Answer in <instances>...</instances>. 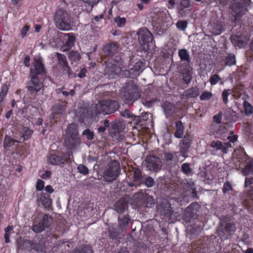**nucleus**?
Segmentation results:
<instances>
[{
    "label": "nucleus",
    "instance_id": "41",
    "mask_svg": "<svg viewBox=\"0 0 253 253\" xmlns=\"http://www.w3.org/2000/svg\"><path fill=\"white\" fill-rule=\"evenodd\" d=\"M15 142L17 143L19 142L18 141H15L10 137L6 136L5 137L4 141V147L5 148L9 147L11 146Z\"/></svg>",
    "mask_w": 253,
    "mask_h": 253
},
{
    "label": "nucleus",
    "instance_id": "4",
    "mask_svg": "<svg viewBox=\"0 0 253 253\" xmlns=\"http://www.w3.org/2000/svg\"><path fill=\"white\" fill-rule=\"evenodd\" d=\"M119 171V165L117 162L114 161L110 163L104 172V180L108 182L115 180Z\"/></svg>",
    "mask_w": 253,
    "mask_h": 253
},
{
    "label": "nucleus",
    "instance_id": "1",
    "mask_svg": "<svg viewBox=\"0 0 253 253\" xmlns=\"http://www.w3.org/2000/svg\"><path fill=\"white\" fill-rule=\"evenodd\" d=\"M54 20L57 27L62 31H68L71 29L73 22L68 12L63 9L58 10L55 15Z\"/></svg>",
    "mask_w": 253,
    "mask_h": 253
},
{
    "label": "nucleus",
    "instance_id": "36",
    "mask_svg": "<svg viewBox=\"0 0 253 253\" xmlns=\"http://www.w3.org/2000/svg\"><path fill=\"white\" fill-rule=\"evenodd\" d=\"M112 127L117 131H122L125 127L124 124L121 122H115L112 125Z\"/></svg>",
    "mask_w": 253,
    "mask_h": 253
},
{
    "label": "nucleus",
    "instance_id": "32",
    "mask_svg": "<svg viewBox=\"0 0 253 253\" xmlns=\"http://www.w3.org/2000/svg\"><path fill=\"white\" fill-rule=\"evenodd\" d=\"M8 87L6 84L2 85L0 92V105L2 102L4 97L6 96L8 92Z\"/></svg>",
    "mask_w": 253,
    "mask_h": 253
},
{
    "label": "nucleus",
    "instance_id": "23",
    "mask_svg": "<svg viewBox=\"0 0 253 253\" xmlns=\"http://www.w3.org/2000/svg\"><path fill=\"white\" fill-rule=\"evenodd\" d=\"M211 32L214 35H218L223 31L222 26L219 23L209 26Z\"/></svg>",
    "mask_w": 253,
    "mask_h": 253
},
{
    "label": "nucleus",
    "instance_id": "16",
    "mask_svg": "<svg viewBox=\"0 0 253 253\" xmlns=\"http://www.w3.org/2000/svg\"><path fill=\"white\" fill-rule=\"evenodd\" d=\"M118 47L115 43L107 44L103 48L104 52L107 56H111L117 51Z\"/></svg>",
    "mask_w": 253,
    "mask_h": 253
},
{
    "label": "nucleus",
    "instance_id": "52",
    "mask_svg": "<svg viewBox=\"0 0 253 253\" xmlns=\"http://www.w3.org/2000/svg\"><path fill=\"white\" fill-rule=\"evenodd\" d=\"M154 180L152 177L149 176L146 178L145 180V185L148 187H151L154 184Z\"/></svg>",
    "mask_w": 253,
    "mask_h": 253
},
{
    "label": "nucleus",
    "instance_id": "64",
    "mask_svg": "<svg viewBox=\"0 0 253 253\" xmlns=\"http://www.w3.org/2000/svg\"><path fill=\"white\" fill-rule=\"evenodd\" d=\"M86 73V69L85 68H83L80 73L78 74V76L80 78H84L85 76Z\"/></svg>",
    "mask_w": 253,
    "mask_h": 253
},
{
    "label": "nucleus",
    "instance_id": "21",
    "mask_svg": "<svg viewBox=\"0 0 253 253\" xmlns=\"http://www.w3.org/2000/svg\"><path fill=\"white\" fill-rule=\"evenodd\" d=\"M180 148V155L183 157H186V154L188 152L190 143L188 141L183 140L182 142L179 144Z\"/></svg>",
    "mask_w": 253,
    "mask_h": 253
},
{
    "label": "nucleus",
    "instance_id": "2",
    "mask_svg": "<svg viewBox=\"0 0 253 253\" xmlns=\"http://www.w3.org/2000/svg\"><path fill=\"white\" fill-rule=\"evenodd\" d=\"M80 143L77 125L74 124L69 125L66 130L65 145L69 149H73Z\"/></svg>",
    "mask_w": 253,
    "mask_h": 253
},
{
    "label": "nucleus",
    "instance_id": "42",
    "mask_svg": "<svg viewBox=\"0 0 253 253\" xmlns=\"http://www.w3.org/2000/svg\"><path fill=\"white\" fill-rule=\"evenodd\" d=\"M232 93L231 89H224L222 93V98L224 103L226 104L228 102V96Z\"/></svg>",
    "mask_w": 253,
    "mask_h": 253
},
{
    "label": "nucleus",
    "instance_id": "8",
    "mask_svg": "<svg viewBox=\"0 0 253 253\" xmlns=\"http://www.w3.org/2000/svg\"><path fill=\"white\" fill-rule=\"evenodd\" d=\"M138 38L140 42L143 44H148L152 42V35L147 29H140L138 33Z\"/></svg>",
    "mask_w": 253,
    "mask_h": 253
},
{
    "label": "nucleus",
    "instance_id": "28",
    "mask_svg": "<svg viewBox=\"0 0 253 253\" xmlns=\"http://www.w3.org/2000/svg\"><path fill=\"white\" fill-rule=\"evenodd\" d=\"M178 55L181 61L189 62L190 56L188 51L185 49H182L179 50Z\"/></svg>",
    "mask_w": 253,
    "mask_h": 253
},
{
    "label": "nucleus",
    "instance_id": "51",
    "mask_svg": "<svg viewBox=\"0 0 253 253\" xmlns=\"http://www.w3.org/2000/svg\"><path fill=\"white\" fill-rule=\"evenodd\" d=\"M187 95L190 97H195L198 95V90L194 88L190 89L187 91Z\"/></svg>",
    "mask_w": 253,
    "mask_h": 253
},
{
    "label": "nucleus",
    "instance_id": "45",
    "mask_svg": "<svg viewBox=\"0 0 253 253\" xmlns=\"http://www.w3.org/2000/svg\"><path fill=\"white\" fill-rule=\"evenodd\" d=\"M51 220V218L50 216H49L47 215H45L41 222L44 225V228H45L49 225Z\"/></svg>",
    "mask_w": 253,
    "mask_h": 253
},
{
    "label": "nucleus",
    "instance_id": "19",
    "mask_svg": "<svg viewBox=\"0 0 253 253\" xmlns=\"http://www.w3.org/2000/svg\"><path fill=\"white\" fill-rule=\"evenodd\" d=\"M177 7L179 12L182 14V11L190 6V0H177L176 1Z\"/></svg>",
    "mask_w": 253,
    "mask_h": 253
},
{
    "label": "nucleus",
    "instance_id": "6",
    "mask_svg": "<svg viewBox=\"0 0 253 253\" xmlns=\"http://www.w3.org/2000/svg\"><path fill=\"white\" fill-rule=\"evenodd\" d=\"M248 156L244 150H236L233 154L232 162L236 169H240L242 165L248 160Z\"/></svg>",
    "mask_w": 253,
    "mask_h": 253
},
{
    "label": "nucleus",
    "instance_id": "38",
    "mask_svg": "<svg viewBox=\"0 0 253 253\" xmlns=\"http://www.w3.org/2000/svg\"><path fill=\"white\" fill-rule=\"evenodd\" d=\"M211 147L216 150H221L222 151L223 144L220 141H213L211 143Z\"/></svg>",
    "mask_w": 253,
    "mask_h": 253
},
{
    "label": "nucleus",
    "instance_id": "43",
    "mask_svg": "<svg viewBox=\"0 0 253 253\" xmlns=\"http://www.w3.org/2000/svg\"><path fill=\"white\" fill-rule=\"evenodd\" d=\"M115 22L116 23L118 27H122L125 25L126 19L125 18L118 17L115 19Z\"/></svg>",
    "mask_w": 253,
    "mask_h": 253
},
{
    "label": "nucleus",
    "instance_id": "39",
    "mask_svg": "<svg viewBox=\"0 0 253 253\" xmlns=\"http://www.w3.org/2000/svg\"><path fill=\"white\" fill-rule=\"evenodd\" d=\"M212 96V94L211 92L206 90L204 91L202 94L200 96V99L201 100H210Z\"/></svg>",
    "mask_w": 253,
    "mask_h": 253
},
{
    "label": "nucleus",
    "instance_id": "56",
    "mask_svg": "<svg viewBox=\"0 0 253 253\" xmlns=\"http://www.w3.org/2000/svg\"><path fill=\"white\" fill-rule=\"evenodd\" d=\"M222 118V114L221 113H219L218 114L215 115L213 117V120L214 122L216 124H220Z\"/></svg>",
    "mask_w": 253,
    "mask_h": 253
},
{
    "label": "nucleus",
    "instance_id": "5",
    "mask_svg": "<svg viewBox=\"0 0 253 253\" xmlns=\"http://www.w3.org/2000/svg\"><path fill=\"white\" fill-rule=\"evenodd\" d=\"M243 0L236 1L231 6V14L233 18L232 20L234 22L237 21L247 11L246 6L243 4ZM244 2H245L244 0Z\"/></svg>",
    "mask_w": 253,
    "mask_h": 253
},
{
    "label": "nucleus",
    "instance_id": "47",
    "mask_svg": "<svg viewBox=\"0 0 253 253\" xmlns=\"http://www.w3.org/2000/svg\"><path fill=\"white\" fill-rule=\"evenodd\" d=\"M220 80V77L217 74H214L211 77L210 80V83L211 84V85H213L216 84L218 83V82H219Z\"/></svg>",
    "mask_w": 253,
    "mask_h": 253
},
{
    "label": "nucleus",
    "instance_id": "11",
    "mask_svg": "<svg viewBox=\"0 0 253 253\" xmlns=\"http://www.w3.org/2000/svg\"><path fill=\"white\" fill-rule=\"evenodd\" d=\"M37 201L45 208H48L51 205L52 201L48 194L42 192L37 195Z\"/></svg>",
    "mask_w": 253,
    "mask_h": 253
},
{
    "label": "nucleus",
    "instance_id": "50",
    "mask_svg": "<svg viewBox=\"0 0 253 253\" xmlns=\"http://www.w3.org/2000/svg\"><path fill=\"white\" fill-rule=\"evenodd\" d=\"M232 190V187L231 183L229 182H225L222 188V191L224 194Z\"/></svg>",
    "mask_w": 253,
    "mask_h": 253
},
{
    "label": "nucleus",
    "instance_id": "9",
    "mask_svg": "<svg viewBox=\"0 0 253 253\" xmlns=\"http://www.w3.org/2000/svg\"><path fill=\"white\" fill-rule=\"evenodd\" d=\"M128 68V72L129 73V77L133 78L139 75L140 73L143 71L144 65L142 62L138 61L134 64L129 65Z\"/></svg>",
    "mask_w": 253,
    "mask_h": 253
},
{
    "label": "nucleus",
    "instance_id": "60",
    "mask_svg": "<svg viewBox=\"0 0 253 253\" xmlns=\"http://www.w3.org/2000/svg\"><path fill=\"white\" fill-rule=\"evenodd\" d=\"M230 134L232 135L228 136L227 137V139L229 140V141L230 142H234L235 141H236L237 140V136L236 135H233V131H231L230 132Z\"/></svg>",
    "mask_w": 253,
    "mask_h": 253
},
{
    "label": "nucleus",
    "instance_id": "17",
    "mask_svg": "<svg viewBox=\"0 0 253 253\" xmlns=\"http://www.w3.org/2000/svg\"><path fill=\"white\" fill-rule=\"evenodd\" d=\"M249 97L248 95H245L243 96V99H244L243 102V107L245 114L246 116H250L253 113V107L252 104L249 103L246 99L248 98Z\"/></svg>",
    "mask_w": 253,
    "mask_h": 253
},
{
    "label": "nucleus",
    "instance_id": "20",
    "mask_svg": "<svg viewBox=\"0 0 253 253\" xmlns=\"http://www.w3.org/2000/svg\"><path fill=\"white\" fill-rule=\"evenodd\" d=\"M176 131L174 134L175 137L182 138L184 134V126L181 121H177L175 124Z\"/></svg>",
    "mask_w": 253,
    "mask_h": 253
},
{
    "label": "nucleus",
    "instance_id": "25",
    "mask_svg": "<svg viewBox=\"0 0 253 253\" xmlns=\"http://www.w3.org/2000/svg\"><path fill=\"white\" fill-rule=\"evenodd\" d=\"M106 105H108V114L114 113L119 107L118 102L115 101L108 100V104H106Z\"/></svg>",
    "mask_w": 253,
    "mask_h": 253
},
{
    "label": "nucleus",
    "instance_id": "35",
    "mask_svg": "<svg viewBox=\"0 0 253 253\" xmlns=\"http://www.w3.org/2000/svg\"><path fill=\"white\" fill-rule=\"evenodd\" d=\"M73 253H93V252L90 247L84 246L76 249Z\"/></svg>",
    "mask_w": 253,
    "mask_h": 253
},
{
    "label": "nucleus",
    "instance_id": "59",
    "mask_svg": "<svg viewBox=\"0 0 253 253\" xmlns=\"http://www.w3.org/2000/svg\"><path fill=\"white\" fill-rule=\"evenodd\" d=\"M231 147V145L229 142H225L223 144L222 152L224 153L227 152V150L229 148Z\"/></svg>",
    "mask_w": 253,
    "mask_h": 253
},
{
    "label": "nucleus",
    "instance_id": "3",
    "mask_svg": "<svg viewBox=\"0 0 253 253\" xmlns=\"http://www.w3.org/2000/svg\"><path fill=\"white\" fill-rule=\"evenodd\" d=\"M123 62L121 60H111L107 63L104 70L105 75L110 79H113L120 73L123 68Z\"/></svg>",
    "mask_w": 253,
    "mask_h": 253
},
{
    "label": "nucleus",
    "instance_id": "49",
    "mask_svg": "<svg viewBox=\"0 0 253 253\" xmlns=\"http://www.w3.org/2000/svg\"><path fill=\"white\" fill-rule=\"evenodd\" d=\"M83 135L86 136L88 140H92L94 138V134L89 129H86L83 132Z\"/></svg>",
    "mask_w": 253,
    "mask_h": 253
},
{
    "label": "nucleus",
    "instance_id": "13",
    "mask_svg": "<svg viewBox=\"0 0 253 253\" xmlns=\"http://www.w3.org/2000/svg\"><path fill=\"white\" fill-rule=\"evenodd\" d=\"M140 97L139 91L136 87H133L131 90L127 92V94L125 95V99L126 103L133 102Z\"/></svg>",
    "mask_w": 253,
    "mask_h": 253
},
{
    "label": "nucleus",
    "instance_id": "7",
    "mask_svg": "<svg viewBox=\"0 0 253 253\" xmlns=\"http://www.w3.org/2000/svg\"><path fill=\"white\" fill-rule=\"evenodd\" d=\"M145 165L148 170L157 172L161 169L162 162L158 157L149 156L145 159Z\"/></svg>",
    "mask_w": 253,
    "mask_h": 253
},
{
    "label": "nucleus",
    "instance_id": "14",
    "mask_svg": "<svg viewBox=\"0 0 253 253\" xmlns=\"http://www.w3.org/2000/svg\"><path fill=\"white\" fill-rule=\"evenodd\" d=\"M231 39L232 42L234 46L240 48L245 47L249 41L248 38H246L242 39L236 36H232Z\"/></svg>",
    "mask_w": 253,
    "mask_h": 253
},
{
    "label": "nucleus",
    "instance_id": "33",
    "mask_svg": "<svg viewBox=\"0 0 253 253\" xmlns=\"http://www.w3.org/2000/svg\"><path fill=\"white\" fill-rule=\"evenodd\" d=\"M33 131L29 127H24L23 129L22 137L24 140L28 139L32 135Z\"/></svg>",
    "mask_w": 253,
    "mask_h": 253
},
{
    "label": "nucleus",
    "instance_id": "10",
    "mask_svg": "<svg viewBox=\"0 0 253 253\" xmlns=\"http://www.w3.org/2000/svg\"><path fill=\"white\" fill-rule=\"evenodd\" d=\"M31 81L27 86L31 92L40 91L43 87V84L36 76H30Z\"/></svg>",
    "mask_w": 253,
    "mask_h": 253
},
{
    "label": "nucleus",
    "instance_id": "55",
    "mask_svg": "<svg viewBox=\"0 0 253 253\" xmlns=\"http://www.w3.org/2000/svg\"><path fill=\"white\" fill-rule=\"evenodd\" d=\"M109 126V122L107 120H105L104 122V126H100L98 128V131L99 132H103L106 129V127H107Z\"/></svg>",
    "mask_w": 253,
    "mask_h": 253
},
{
    "label": "nucleus",
    "instance_id": "31",
    "mask_svg": "<svg viewBox=\"0 0 253 253\" xmlns=\"http://www.w3.org/2000/svg\"><path fill=\"white\" fill-rule=\"evenodd\" d=\"M236 63L235 56L233 54H229L225 58V64L227 66L235 65Z\"/></svg>",
    "mask_w": 253,
    "mask_h": 253
},
{
    "label": "nucleus",
    "instance_id": "26",
    "mask_svg": "<svg viewBox=\"0 0 253 253\" xmlns=\"http://www.w3.org/2000/svg\"><path fill=\"white\" fill-rule=\"evenodd\" d=\"M115 207L118 212H123L127 208V204L124 200H121L116 203Z\"/></svg>",
    "mask_w": 253,
    "mask_h": 253
},
{
    "label": "nucleus",
    "instance_id": "22",
    "mask_svg": "<svg viewBox=\"0 0 253 253\" xmlns=\"http://www.w3.org/2000/svg\"><path fill=\"white\" fill-rule=\"evenodd\" d=\"M64 38H67V41L66 42L65 45L68 48H71L74 45L75 41V36L73 33L63 34Z\"/></svg>",
    "mask_w": 253,
    "mask_h": 253
},
{
    "label": "nucleus",
    "instance_id": "58",
    "mask_svg": "<svg viewBox=\"0 0 253 253\" xmlns=\"http://www.w3.org/2000/svg\"><path fill=\"white\" fill-rule=\"evenodd\" d=\"M29 27L26 25V26H25L21 29L20 33H21V35L22 38H24L26 36L28 31H29Z\"/></svg>",
    "mask_w": 253,
    "mask_h": 253
},
{
    "label": "nucleus",
    "instance_id": "46",
    "mask_svg": "<svg viewBox=\"0 0 253 253\" xmlns=\"http://www.w3.org/2000/svg\"><path fill=\"white\" fill-rule=\"evenodd\" d=\"M187 26V22L186 21H179L177 24V28L181 31H184L186 29Z\"/></svg>",
    "mask_w": 253,
    "mask_h": 253
},
{
    "label": "nucleus",
    "instance_id": "62",
    "mask_svg": "<svg viewBox=\"0 0 253 253\" xmlns=\"http://www.w3.org/2000/svg\"><path fill=\"white\" fill-rule=\"evenodd\" d=\"M253 183V177L246 178L245 179V186L247 187Z\"/></svg>",
    "mask_w": 253,
    "mask_h": 253
},
{
    "label": "nucleus",
    "instance_id": "53",
    "mask_svg": "<svg viewBox=\"0 0 253 253\" xmlns=\"http://www.w3.org/2000/svg\"><path fill=\"white\" fill-rule=\"evenodd\" d=\"M134 180L136 181H140L141 179L140 171L139 169H135L133 171Z\"/></svg>",
    "mask_w": 253,
    "mask_h": 253
},
{
    "label": "nucleus",
    "instance_id": "29",
    "mask_svg": "<svg viewBox=\"0 0 253 253\" xmlns=\"http://www.w3.org/2000/svg\"><path fill=\"white\" fill-rule=\"evenodd\" d=\"M98 2V0H79L77 2V5L78 6H83V4H87L91 6V8L93 7L94 5H96Z\"/></svg>",
    "mask_w": 253,
    "mask_h": 253
},
{
    "label": "nucleus",
    "instance_id": "44",
    "mask_svg": "<svg viewBox=\"0 0 253 253\" xmlns=\"http://www.w3.org/2000/svg\"><path fill=\"white\" fill-rule=\"evenodd\" d=\"M64 110L63 106L56 104L52 108V111L54 114L62 113Z\"/></svg>",
    "mask_w": 253,
    "mask_h": 253
},
{
    "label": "nucleus",
    "instance_id": "54",
    "mask_svg": "<svg viewBox=\"0 0 253 253\" xmlns=\"http://www.w3.org/2000/svg\"><path fill=\"white\" fill-rule=\"evenodd\" d=\"M44 182L41 179H39L37 182L36 189L38 191H41L44 187Z\"/></svg>",
    "mask_w": 253,
    "mask_h": 253
},
{
    "label": "nucleus",
    "instance_id": "40",
    "mask_svg": "<svg viewBox=\"0 0 253 253\" xmlns=\"http://www.w3.org/2000/svg\"><path fill=\"white\" fill-rule=\"evenodd\" d=\"M44 229V225L41 222L33 225L32 230L35 233H41Z\"/></svg>",
    "mask_w": 253,
    "mask_h": 253
},
{
    "label": "nucleus",
    "instance_id": "18",
    "mask_svg": "<svg viewBox=\"0 0 253 253\" xmlns=\"http://www.w3.org/2000/svg\"><path fill=\"white\" fill-rule=\"evenodd\" d=\"M66 162V159L62 158L55 155H51L48 158V163L53 165L63 164Z\"/></svg>",
    "mask_w": 253,
    "mask_h": 253
},
{
    "label": "nucleus",
    "instance_id": "27",
    "mask_svg": "<svg viewBox=\"0 0 253 253\" xmlns=\"http://www.w3.org/2000/svg\"><path fill=\"white\" fill-rule=\"evenodd\" d=\"M56 55L58 59L59 64L63 67L64 70L68 69L69 67L65 55L59 53H56Z\"/></svg>",
    "mask_w": 253,
    "mask_h": 253
},
{
    "label": "nucleus",
    "instance_id": "30",
    "mask_svg": "<svg viewBox=\"0 0 253 253\" xmlns=\"http://www.w3.org/2000/svg\"><path fill=\"white\" fill-rule=\"evenodd\" d=\"M242 172L244 175L253 173V160L248 162L245 168L243 169Z\"/></svg>",
    "mask_w": 253,
    "mask_h": 253
},
{
    "label": "nucleus",
    "instance_id": "48",
    "mask_svg": "<svg viewBox=\"0 0 253 253\" xmlns=\"http://www.w3.org/2000/svg\"><path fill=\"white\" fill-rule=\"evenodd\" d=\"M78 169L80 173L84 175L88 173V168L84 165H79L78 167Z\"/></svg>",
    "mask_w": 253,
    "mask_h": 253
},
{
    "label": "nucleus",
    "instance_id": "37",
    "mask_svg": "<svg viewBox=\"0 0 253 253\" xmlns=\"http://www.w3.org/2000/svg\"><path fill=\"white\" fill-rule=\"evenodd\" d=\"M182 171L185 174L189 176L192 174V170L188 163H184L181 166Z\"/></svg>",
    "mask_w": 253,
    "mask_h": 253
},
{
    "label": "nucleus",
    "instance_id": "34",
    "mask_svg": "<svg viewBox=\"0 0 253 253\" xmlns=\"http://www.w3.org/2000/svg\"><path fill=\"white\" fill-rule=\"evenodd\" d=\"M129 219L128 216H125L119 221V226L121 230H124L127 227Z\"/></svg>",
    "mask_w": 253,
    "mask_h": 253
},
{
    "label": "nucleus",
    "instance_id": "63",
    "mask_svg": "<svg viewBox=\"0 0 253 253\" xmlns=\"http://www.w3.org/2000/svg\"><path fill=\"white\" fill-rule=\"evenodd\" d=\"M183 79L185 82H189L191 79L190 73L188 72L186 74H183Z\"/></svg>",
    "mask_w": 253,
    "mask_h": 253
},
{
    "label": "nucleus",
    "instance_id": "61",
    "mask_svg": "<svg viewBox=\"0 0 253 253\" xmlns=\"http://www.w3.org/2000/svg\"><path fill=\"white\" fill-rule=\"evenodd\" d=\"M69 57L70 58L74 57V60H79L80 59V55L77 52H71L69 54Z\"/></svg>",
    "mask_w": 253,
    "mask_h": 253
},
{
    "label": "nucleus",
    "instance_id": "15",
    "mask_svg": "<svg viewBox=\"0 0 253 253\" xmlns=\"http://www.w3.org/2000/svg\"><path fill=\"white\" fill-rule=\"evenodd\" d=\"M106 104H108V100L99 102L96 106V113L103 115L108 114V105H106Z\"/></svg>",
    "mask_w": 253,
    "mask_h": 253
},
{
    "label": "nucleus",
    "instance_id": "12",
    "mask_svg": "<svg viewBox=\"0 0 253 253\" xmlns=\"http://www.w3.org/2000/svg\"><path fill=\"white\" fill-rule=\"evenodd\" d=\"M33 64L34 67L31 69L30 76H37L44 72L43 64L40 59H35Z\"/></svg>",
    "mask_w": 253,
    "mask_h": 253
},
{
    "label": "nucleus",
    "instance_id": "24",
    "mask_svg": "<svg viewBox=\"0 0 253 253\" xmlns=\"http://www.w3.org/2000/svg\"><path fill=\"white\" fill-rule=\"evenodd\" d=\"M192 206L193 204L190 205V206L187 207L184 211L183 217L187 222L190 221L194 216V213L192 210Z\"/></svg>",
    "mask_w": 253,
    "mask_h": 253
},
{
    "label": "nucleus",
    "instance_id": "57",
    "mask_svg": "<svg viewBox=\"0 0 253 253\" xmlns=\"http://www.w3.org/2000/svg\"><path fill=\"white\" fill-rule=\"evenodd\" d=\"M121 115L124 117L131 118L132 114L127 109L125 110V111L121 113Z\"/></svg>",
    "mask_w": 253,
    "mask_h": 253
}]
</instances>
